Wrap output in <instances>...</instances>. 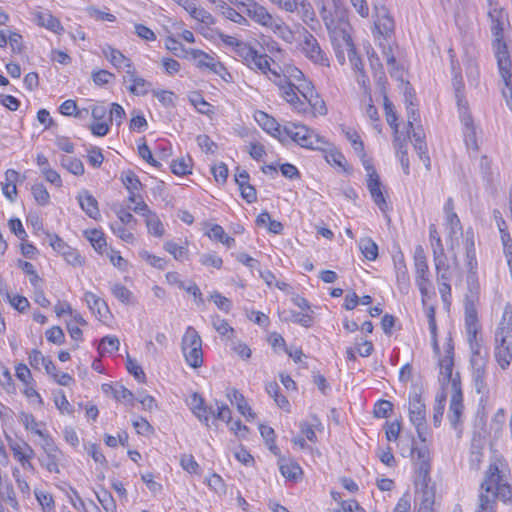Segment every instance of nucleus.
<instances>
[{"label":"nucleus","mask_w":512,"mask_h":512,"mask_svg":"<svg viewBox=\"0 0 512 512\" xmlns=\"http://www.w3.org/2000/svg\"><path fill=\"white\" fill-rule=\"evenodd\" d=\"M466 338L471 351L470 365L472 379L477 393L487 390V368L489 355L481 344L479 336L478 303L474 298H467L464 305Z\"/></svg>","instance_id":"1"},{"label":"nucleus","mask_w":512,"mask_h":512,"mask_svg":"<svg viewBox=\"0 0 512 512\" xmlns=\"http://www.w3.org/2000/svg\"><path fill=\"white\" fill-rule=\"evenodd\" d=\"M505 464L501 460L490 463L485 479L481 484L479 507L477 512H494L495 499L507 501L512 490L505 479Z\"/></svg>","instance_id":"2"},{"label":"nucleus","mask_w":512,"mask_h":512,"mask_svg":"<svg viewBox=\"0 0 512 512\" xmlns=\"http://www.w3.org/2000/svg\"><path fill=\"white\" fill-rule=\"evenodd\" d=\"M326 20V27L330 35L332 46L340 64H344L346 57L349 59L352 67L360 68L361 58L357 55L354 44L350 36V24L346 20V14L343 10L336 11V19Z\"/></svg>","instance_id":"3"},{"label":"nucleus","mask_w":512,"mask_h":512,"mask_svg":"<svg viewBox=\"0 0 512 512\" xmlns=\"http://www.w3.org/2000/svg\"><path fill=\"white\" fill-rule=\"evenodd\" d=\"M487 16L489 19L492 34V49L495 58H502L505 64V57L510 56L511 40L508 36L510 22L508 14L493 0H488Z\"/></svg>","instance_id":"4"},{"label":"nucleus","mask_w":512,"mask_h":512,"mask_svg":"<svg viewBox=\"0 0 512 512\" xmlns=\"http://www.w3.org/2000/svg\"><path fill=\"white\" fill-rule=\"evenodd\" d=\"M494 357L501 369H507L512 362V307L507 305L494 335Z\"/></svg>","instance_id":"5"},{"label":"nucleus","mask_w":512,"mask_h":512,"mask_svg":"<svg viewBox=\"0 0 512 512\" xmlns=\"http://www.w3.org/2000/svg\"><path fill=\"white\" fill-rule=\"evenodd\" d=\"M190 407L193 414L207 426L209 419L213 417L225 421L229 425L230 430L236 435L243 436L242 432L247 431V427L240 420L232 421L231 410L224 403L220 405L216 402V409H213V407L205 405L204 399L198 393H194L191 396Z\"/></svg>","instance_id":"6"},{"label":"nucleus","mask_w":512,"mask_h":512,"mask_svg":"<svg viewBox=\"0 0 512 512\" xmlns=\"http://www.w3.org/2000/svg\"><path fill=\"white\" fill-rule=\"evenodd\" d=\"M414 273L415 283L420 291L422 304L426 305V301L434 295V292L427 257L421 246H417L414 251Z\"/></svg>","instance_id":"7"},{"label":"nucleus","mask_w":512,"mask_h":512,"mask_svg":"<svg viewBox=\"0 0 512 512\" xmlns=\"http://www.w3.org/2000/svg\"><path fill=\"white\" fill-rule=\"evenodd\" d=\"M181 350L186 363L192 368L203 365L202 339L192 326H188L181 341Z\"/></svg>","instance_id":"8"},{"label":"nucleus","mask_w":512,"mask_h":512,"mask_svg":"<svg viewBox=\"0 0 512 512\" xmlns=\"http://www.w3.org/2000/svg\"><path fill=\"white\" fill-rule=\"evenodd\" d=\"M453 346L450 340L444 346V355L439 356V381L442 385V392H448L453 389V384L456 388L461 387L459 373L453 371Z\"/></svg>","instance_id":"9"},{"label":"nucleus","mask_w":512,"mask_h":512,"mask_svg":"<svg viewBox=\"0 0 512 512\" xmlns=\"http://www.w3.org/2000/svg\"><path fill=\"white\" fill-rule=\"evenodd\" d=\"M429 240L433 251L435 268L437 271V280H450L451 273L449 265L447 264L442 240L435 224H431L429 226Z\"/></svg>","instance_id":"10"},{"label":"nucleus","mask_w":512,"mask_h":512,"mask_svg":"<svg viewBox=\"0 0 512 512\" xmlns=\"http://www.w3.org/2000/svg\"><path fill=\"white\" fill-rule=\"evenodd\" d=\"M363 166L367 176L366 186L371 195V198L382 212L387 211L388 204L385 197V189L382 182L380 181L378 173L369 160L364 159Z\"/></svg>","instance_id":"11"},{"label":"nucleus","mask_w":512,"mask_h":512,"mask_svg":"<svg viewBox=\"0 0 512 512\" xmlns=\"http://www.w3.org/2000/svg\"><path fill=\"white\" fill-rule=\"evenodd\" d=\"M408 414L411 424L416 428L419 438L425 442L426 438V406L421 395L414 391L409 394Z\"/></svg>","instance_id":"12"},{"label":"nucleus","mask_w":512,"mask_h":512,"mask_svg":"<svg viewBox=\"0 0 512 512\" xmlns=\"http://www.w3.org/2000/svg\"><path fill=\"white\" fill-rule=\"evenodd\" d=\"M444 211V232L446 240L451 248L458 244L459 238L462 236V225L459 217L454 212V202L448 198L443 207Z\"/></svg>","instance_id":"13"},{"label":"nucleus","mask_w":512,"mask_h":512,"mask_svg":"<svg viewBox=\"0 0 512 512\" xmlns=\"http://www.w3.org/2000/svg\"><path fill=\"white\" fill-rule=\"evenodd\" d=\"M269 79L273 81L279 88L281 96L295 109H302L304 102L298 95L297 86L294 82H287L285 78H281V74L272 72Z\"/></svg>","instance_id":"14"},{"label":"nucleus","mask_w":512,"mask_h":512,"mask_svg":"<svg viewBox=\"0 0 512 512\" xmlns=\"http://www.w3.org/2000/svg\"><path fill=\"white\" fill-rule=\"evenodd\" d=\"M243 12H245L253 21L261 26L269 27L272 25L275 17L268 10L255 2L254 0H246L241 2Z\"/></svg>","instance_id":"15"},{"label":"nucleus","mask_w":512,"mask_h":512,"mask_svg":"<svg viewBox=\"0 0 512 512\" xmlns=\"http://www.w3.org/2000/svg\"><path fill=\"white\" fill-rule=\"evenodd\" d=\"M415 469L423 480H427L431 468V453L427 445L413 448L411 451Z\"/></svg>","instance_id":"16"},{"label":"nucleus","mask_w":512,"mask_h":512,"mask_svg":"<svg viewBox=\"0 0 512 512\" xmlns=\"http://www.w3.org/2000/svg\"><path fill=\"white\" fill-rule=\"evenodd\" d=\"M499 74L504 82L502 88V95L505 98L507 106L512 109V62L511 57H505V64L502 59L496 58Z\"/></svg>","instance_id":"17"},{"label":"nucleus","mask_w":512,"mask_h":512,"mask_svg":"<svg viewBox=\"0 0 512 512\" xmlns=\"http://www.w3.org/2000/svg\"><path fill=\"white\" fill-rule=\"evenodd\" d=\"M290 137L301 147L318 149V135L304 125H295L289 132Z\"/></svg>","instance_id":"18"},{"label":"nucleus","mask_w":512,"mask_h":512,"mask_svg":"<svg viewBox=\"0 0 512 512\" xmlns=\"http://www.w3.org/2000/svg\"><path fill=\"white\" fill-rule=\"evenodd\" d=\"M447 394H450L448 418L451 424L456 427L464 412L462 388H456L454 383L453 389L448 390Z\"/></svg>","instance_id":"19"},{"label":"nucleus","mask_w":512,"mask_h":512,"mask_svg":"<svg viewBox=\"0 0 512 512\" xmlns=\"http://www.w3.org/2000/svg\"><path fill=\"white\" fill-rule=\"evenodd\" d=\"M322 153L328 164H330L334 170L338 173L349 174L351 168L345 158V156L333 145L327 144L322 147Z\"/></svg>","instance_id":"20"},{"label":"nucleus","mask_w":512,"mask_h":512,"mask_svg":"<svg viewBox=\"0 0 512 512\" xmlns=\"http://www.w3.org/2000/svg\"><path fill=\"white\" fill-rule=\"evenodd\" d=\"M461 123L463 125L464 140L469 149L477 150L476 129L473 119L467 109L459 110Z\"/></svg>","instance_id":"21"},{"label":"nucleus","mask_w":512,"mask_h":512,"mask_svg":"<svg viewBox=\"0 0 512 512\" xmlns=\"http://www.w3.org/2000/svg\"><path fill=\"white\" fill-rule=\"evenodd\" d=\"M102 54L117 69H134L132 61L121 51L111 47L110 45L102 47Z\"/></svg>","instance_id":"22"},{"label":"nucleus","mask_w":512,"mask_h":512,"mask_svg":"<svg viewBox=\"0 0 512 512\" xmlns=\"http://www.w3.org/2000/svg\"><path fill=\"white\" fill-rule=\"evenodd\" d=\"M124 82L129 81L131 85L128 86L130 93L137 96H144L148 93L151 84L144 78L137 75L135 68L126 70V75L123 77Z\"/></svg>","instance_id":"23"},{"label":"nucleus","mask_w":512,"mask_h":512,"mask_svg":"<svg viewBox=\"0 0 512 512\" xmlns=\"http://www.w3.org/2000/svg\"><path fill=\"white\" fill-rule=\"evenodd\" d=\"M36 23L56 34H62L64 28L60 20L54 17L49 11H35L33 13Z\"/></svg>","instance_id":"24"},{"label":"nucleus","mask_w":512,"mask_h":512,"mask_svg":"<svg viewBox=\"0 0 512 512\" xmlns=\"http://www.w3.org/2000/svg\"><path fill=\"white\" fill-rule=\"evenodd\" d=\"M394 267L396 272V280L400 291L407 292L410 286V277L408 269L402 253L395 255Z\"/></svg>","instance_id":"25"},{"label":"nucleus","mask_w":512,"mask_h":512,"mask_svg":"<svg viewBox=\"0 0 512 512\" xmlns=\"http://www.w3.org/2000/svg\"><path fill=\"white\" fill-rule=\"evenodd\" d=\"M77 200L81 209L92 219H98L100 217V211L98 207V201L88 191L83 190L79 192Z\"/></svg>","instance_id":"26"},{"label":"nucleus","mask_w":512,"mask_h":512,"mask_svg":"<svg viewBox=\"0 0 512 512\" xmlns=\"http://www.w3.org/2000/svg\"><path fill=\"white\" fill-rule=\"evenodd\" d=\"M417 501L419 503V512H431L435 494L432 488H430L426 482V480L422 482L421 489L417 490Z\"/></svg>","instance_id":"27"},{"label":"nucleus","mask_w":512,"mask_h":512,"mask_svg":"<svg viewBox=\"0 0 512 512\" xmlns=\"http://www.w3.org/2000/svg\"><path fill=\"white\" fill-rule=\"evenodd\" d=\"M227 398L232 404L237 406L238 411L246 417L247 420H253L255 418L256 414L252 411L243 394H241L237 389L233 388L228 390Z\"/></svg>","instance_id":"28"},{"label":"nucleus","mask_w":512,"mask_h":512,"mask_svg":"<svg viewBox=\"0 0 512 512\" xmlns=\"http://www.w3.org/2000/svg\"><path fill=\"white\" fill-rule=\"evenodd\" d=\"M375 26L383 35L389 34L394 29V20L385 8L377 10Z\"/></svg>","instance_id":"29"},{"label":"nucleus","mask_w":512,"mask_h":512,"mask_svg":"<svg viewBox=\"0 0 512 512\" xmlns=\"http://www.w3.org/2000/svg\"><path fill=\"white\" fill-rule=\"evenodd\" d=\"M18 177L19 173L13 169H8L5 172V182L2 183V191L10 201H13L17 194L16 181Z\"/></svg>","instance_id":"30"},{"label":"nucleus","mask_w":512,"mask_h":512,"mask_svg":"<svg viewBox=\"0 0 512 512\" xmlns=\"http://www.w3.org/2000/svg\"><path fill=\"white\" fill-rule=\"evenodd\" d=\"M84 299L89 309L94 314H97L100 318H103L105 316V313L108 312V306L106 302L97 295H95L94 293L86 292L84 295Z\"/></svg>","instance_id":"31"},{"label":"nucleus","mask_w":512,"mask_h":512,"mask_svg":"<svg viewBox=\"0 0 512 512\" xmlns=\"http://www.w3.org/2000/svg\"><path fill=\"white\" fill-rule=\"evenodd\" d=\"M279 467L283 477L288 480L296 481L302 475V469L295 461L281 459Z\"/></svg>","instance_id":"32"},{"label":"nucleus","mask_w":512,"mask_h":512,"mask_svg":"<svg viewBox=\"0 0 512 512\" xmlns=\"http://www.w3.org/2000/svg\"><path fill=\"white\" fill-rule=\"evenodd\" d=\"M359 249L368 261H375L378 257V245L370 238L363 237L358 242Z\"/></svg>","instance_id":"33"},{"label":"nucleus","mask_w":512,"mask_h":512,"mask_svg":"<svg viewBox=\"0 0 512 512\" xmlns=\"http://www.w3.org/2000/svg\"><path fill=\"white\" fill-rule=\"evenodd\" d=\"M11 450H12L14 458L20 464H22L26 460H31L35 454L32 447L26 442L12 444Z\"/></svg>","instance_id":"34"},{"label":"nucleus","mask_w":512,"mask_h":512,"mask_svg":"<svg viewBox=\"0 0 512 512\" xmlns=\"http://www.w3.org/2000/svg\"><path fill=\"white\" fill-rule=\"evenodd\" d=\"M302 51L308 58L317 63L320 60V47L314 36L309 35L305 37L302 43Z\"/></svg>","instance_id":"35"},{"label":"nucleus","mask_w":512,"mask_h":512,"mask_svg":"<svg viewBox=\"0 0 512 512\" xmlns=\"http://www.w3.org/2000/svg\"><path fill=\"white\" fill-rule=\"evenodd\" d=\"M268 28L287 43L293 42L294 33L281 19L275 18Z\"/></svg>","instance_id":"36"},{"label":"nucleus","mask_w":512,"mask_h":512,"mask_svg":"<svg viewBox=\"0 0 512 512\" xmlns=\"http://www.w3.org/2000/svg\"><path fill=\"white\" fill-rule=\"evenodd\" d=\"M296 88L298 91V95H300V98L302 97L305 101H307L310 105H315L316 103L313 102L314 99H316L315 95V89L311 82L307 81L304 77L301 81H298L296 83Z\"/></svg>","instance_id":"37"},{"label":"nucleus","mask_w":512,"mask_h":512,"mask_svg":"<svg viewBox=\"0 0 512 512\" xmlns=\"http://www.w3.org/2000/svg\"><path fill=\"white\" fill-rule=\"evenodd\" d=\"M60 163L63 168L67 169L70 173L79 176L84 173V165L78 158L71 156H62Z\"/></svg>","instance_id":"38"},{"label":"nucleus","mask_w":512,"mask_h":512,"mask_svg":"<svg viewBox=\"0 0 512 512\" xmlns=\"http://www.w3.org/2000/svg\"><path fill=\"white\" fill-rule=\"evenodd\" d=\"M85 236L96 251L103 253L106 247V240L103 232L97 229H92L85 231Z\"/></svg>","instance_id":"39"},{"label":"nucleus","mask_w":512,"mask_h":512,"mask_svg":"<svg viewBox=\"0 0 512 512\" xmlns=\"http://www.w3.org/2000/svg\"><path fill=\"white\" fill-rule=\"evenodd\" d=\"M207 235L211 239L217 240L227 247H231L235 243V239L228 236L224 229L218 224L213 225Z\"/></svg>","instance_id":"40"},{"label":"nucleus","mask_w":512,"mask_h":512,"mask_svg":"<svg viewBox=\"0 0 512 512\" xmlns=\"http://www.w3.org/2000/svg\"><path fill=\"white\" fill-rule=\"evenodd\" d=\"M219 8L221 9L222 14L229 20L240 24V25H246L247 19L238 11H236L234 8L228 6L226 2L219 1Z\"/></svg>","instance_id":"41"},{"label":"nucleus","mask_w":512,"mask_h":512,"mask_svg":"<svg viewBox=\"0 0 512 512\" xmlns=\"http://www.w3.org/2000/svg\"><path fill=\"white\" fill-rule=\"evenodd\" d=\"M192 159L190 157H181L174 160L171 164V170L175 175L183 176L191 173Z\"/></svg>","instance_id":"42"},{"label":"nucleus","mask_w":512,"mask_h":512,"mask_svg":"<svg viewBox=\"0 0 512 512\" xmlns=\"http://www.w3.org/2000/svg\"><path fill=\"white\" fill-rule=\"evenodd\" d=\"M189 53L192 56V58L197 61L198 67H206L210 68L211 70H215L216 64L214 63V59L210 57L207 53L198 49H191Z\"/></svg>","instance_id":"43"},{"label":"nucleus","mask_w":512,"mask_h":512,"mask_svg":"<svg viewBox=\"0 0 512 512\" xmlns=\"http://www.w3.org/2000/svg\"><path fill=\"white\" fill-rule=\"evenodd\" d=\"M249 68L254 70H259L264 74L270 73L269 76H272V72H275L274 70L270 69L268 56L265 54H257L256 57L253 58V61H250L247 65Z\"/></svg>","instance_id":"44"},{"label":"nucleus","mask_w":512,"mask_h":512,"mask_svg":"<svg viewBox=\"0 0 512 512\" xmlns=\"http://www.w3.org/2000/svg\"><path fill=\"white\" fill-rule=\"evenodd\" d=\"M446 397L447 392H441L436 396L433 413V422L436 427H438L441 423L446 405Z\"/></svg>","instance_id":"45"},{"label":"nucleus","mask_w":512,"mask_h":512,"mask_svg":"<svg viewBox=\"0 0 512 512\" xmlns=\"http://www.w3.org/2000/svg\"><path fill=\"white\" fill-rule=\"evenodd\" d=\"M384 110L386 115V121L389 126L394 130V136L400 135L398 131L397 115L393 104L389 101L387 96H384Z\"/></svg>","instance_id":"46"},{"label":"nucleus","mask_w":512,"mask_h":512,"mask_svg":"<svg viewBox=\"0 0 512 512\" xmlns=\"http://www.w3.org/2000/svg\"><path fill=\"white\" fill-rule=\"evenodd\" d=\"M373 350V345L370 341H363L362 343L357 344L353 348L347 349V357L351 360H354L356 357V354L362 356V357H368Z\"/></svg>","instance_id":"47"},{"label":"nucleus","mask_w":512,"mask_h":512,"mask_svg":"<svg viewBox=\"0 0 512 512\" xmlns=\"http://www.w3.org/2000/svg\"><path fill=\"white\" fill-rule=\"evenodd\" d=\"M164 249L173 255L178 261H184L188 259V249L185 246L178 245L173 241H167L164 244Z\"/></svg>","instance_id":"48"},{"label":"nucleus","mask_w":512,"mask_h":512,"mask_svg":"<svg viewBox=\"0 0 512 512\" xmlns=\"http://www.w3.org/2000/svg\"><path fill=\"white\" fill-rule=\"evenodd\" d=\"M453 86L455 89L457 105L459 110L467 109V101L462 94L464 83L462 77L460 75H457L456 73L454 74L453 77Z\"/></svg>","instance_id":"49"},{"label":"nucleus","mask_w":512,"mask_h":512,"mask_svg":"<svg viewBox=\"0 0 512 512\" xmlns=\"http://www.w3.org/2000/svg\"><path fill=\"white\" fill-rule=\"evenodd\" d=\"M255 120L267 132L277 130V122L275 121V119L263 111H257L255 113Z\"/></svg>","instance_id":"50"},{"label":"nucleus","mask_w":512,"mask_h":512,"mask_svg":"<svg viewBox=\"0 0 512 512\" xmlns=\"http://www.w3.org/2000/svg\"><path fill=\"white\" fill-rule=\"evenodd\" d=\"M110 227L113 233L124 242L130 244L135 242V237L131 232V229H129V227L123 226L119 223H111Z\"/></svg>","instance_id":"51"},{"label":"nucleus","mask_w":512,"mask_h":512,"mask_svg":"<svg viewBox=\"0 0 512 512\" xmlns=\"http://www.w3.org/2000/svg\"><path fill=\"white\" fill-rule=\"evenodd\" d=\"M96 497L106 512H116V502L110 492L102 490L96 493Z\"/></svg>","instance_id":"52"},{"label":"nucleus","mask_w":512,"mask_h":512,"mask_svg":"<svg viewBox=\"0 0 512 512\" xmlns=\"http://www.w3.org/2000/svg\"><path fill=\"white\" fill-rule=\"evenodd\" d=\"M146 226L148 232L156 237H161L164 234V227L155 213L148 215L146 218Z\"/></svg>","instance_id":"53"},{"label":"nucleus","mask_w":512,"mask_h":512,"mask_svg":"<svg viewBox=\"0 0 512 512\" xmlns=\"http://www.w3.org/2000/svg\"><path fill=\"white\" fill-rule=\"evenodd\" d=\"M190 102L201 114L209 115L213 112L211 104L199 93H193L192 96H190Z\"/></svg>","instance_id":"54"},{"label":"nucleus","mask_w":512,"mask_h":512,"mask_svg":"<svg viewBox=\"0 0 512 512\" xmlns=\"http://www.w3.org/2000/svg\"><path fill=\"white\" fill-rule=\"evenodd\" d=\"M121 179L128 192H138L142 187L138 177L132 171L124 173Z\"/></svg>","instance_id":"55"},{"label":"nucleus","mask_w":512,"mask_h":512,"mask_svg":"<svg viewBox=\"0 0 512 512\" xmlns=\"http://www.w3.org/2000/svg\"><path fill=\"white\" fill-rule=\"evenodd\" d=\"M61 452L46 454L45 457L40 459V463L43 467H45L49 472L59 473V460H60Z\"/></svg>","instance_id":"56"},{"label":"nucleus","mask_w":512,"mask_h":512,"mask_svg":"<svg viewBox=\"0 0 512 512\" xmlns=\"http://www.w3.org/2000/svg\"><path fill=\"white\" fill-rule=\"evenodd\" d=\"M112 294L122 303L128 304L132 298V292L124 285L116 283L111 287Z\"/></svg>","instance_id":"57"},{"label":"nucleus","mask_w":512,"mask_h":512,"mask_svg":"<svg viewBox=\"0 0 512 512\" xmlns=\"http://www.w3.org/2000/svg\"><path fill=\"white\" fill-rule=\"evenodd\" d=\"M236 54L243 59L246 65H248L250 61H253V58L256 57L258 52L252 46L243 42L238 45Z\"/></svg>","instance_id":"58"},{"label":"nucleus","mask_w":512,"mask_h":512,"mask_svg":"<svg viewBox=\"0 0 512 512\" xmlns=\"http://www.w3.org/2000/svg\"><path fill=\"white\" fill-rule=\"evenodd\" d=\"M282 72L281 78H285L287 82L297 83L304 77L302 71L293 65L284 66Z\"/></svg>","instance_id":"59"},{"label":"nucleus","mask_w":512,"mask_h":512,"mask_svg":"<svg viewBox=\"0 0 512 512\" xmlns=\"http://www.w3.org/2000/svg\"><path fill=\"white\" fill-rule=\"evenodd\" d=\"M32 194L36 202L40 205H47L50 200V195L43 184H35L32 186Z\"/></svg>","instance_id":"60"},{"label":"nucleus","mask_w":512,"mask_h":512,"mask_svg":"<svg viewBox=\"0 0 512 512\" xmlns=\"http://www.w3.org/2000/svg\"><path fill=\"white\" fill-rule=\"evenodd\" d=\"M393 410V405L390 401L379 400L373 409V414L376 418H386Z\"/></svg>","instance_id":"61"},{"label":"nucleus","mask_w":512,"mask_h":512,"mask_svg":"<svg viewBox=\"0 0 512 512\" xmlns=\"http://www.w3.org/2000/svg\"><path fill=\"white\" fill-rule=\"evenodd\" d=\"M120 346V341L116 336H106L102 338L98 347L99 351L102 352H113L117 351Z\"/></svg>","instance_id":"62"},{"label":"nucleus","mask_w":512,"mask_h":512,"mask_svg":"<svg viewBox=\"0 0 512 512\" xmlns=\"http://www.w3.org/2000/svg\"><path fill=\"white\" fill-rule=\"evenodd\" d=\"M197 144L201 148V150L205 153L214 154L217 151V144L211 140L208 135H199L197 136Z\"/></svg>","instance_id":"63"},{"label":"nucleus","mask_w":512,"mask_h":512,"mask_svg":"<svg viewBox=\"0 0 512 512\" xmlns=\"http://www.w3.org/2000/svg\"><path fill=\"white\" fill-rule=\"evenodd\" d=\"M379 460L387 467H395L396 460L390 447H379L376 452Z\"/></svg>","instance_id":"64"}]
</instances>
